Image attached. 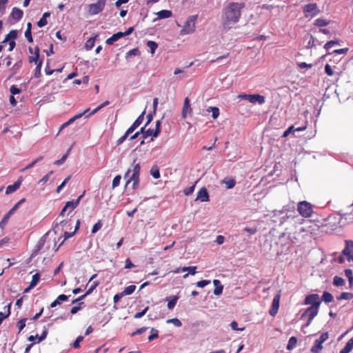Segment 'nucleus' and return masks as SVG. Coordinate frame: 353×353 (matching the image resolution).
Here are the masks:
<instances>
[{"mask_svg":"<svg viewBox=\"0 0 353 353\" xmlns=\"http://www.w3.org/2000/svg\"><path fill=\"white\" fill-rule=\"evenodd\" d=\"M245 8V3L230 2L223 10V26L225 30H230L236 24L241 16V10Z\"/></svg>","mask_w":353,"mask_h":353,"instance_id":"f257e3e1","label":"nucleus"},{"mask_svg":"<svg viewBox=\"0 0 353 353\" xmlns=\"http://www.w3.org/2000/svg\"><path fill=\"white\" fill-rule=\"evenodd\" d=\"M136 159L133 161V170L132 176L128 179L127 184L132 182V188L137 189L139 186V174L141 170V166L139 163H135Z\"/></svg>","mask_w":353,"mask_h":353,"instance_id":"f03ea898","label":"nucleus"},{"mask_svg":"<svg viewBox=\"0 0 353 353\" xmlns=\"http://www.w3.org/2000/svg\"><path fill=\"white\" fill-rule=\"evenodd\" d=\"M297 210L299 214L305 217L309 218L313 214V209L312 205L305 201H301L297 205Z\"/></svg>","mask_w":353,"mask_h":353,"instance_id":"7ed1b4c3","label":"nucleus"},{"mask_svg":"<svg viewBox=\"0 0 353 353\" xmlns=\"http://www.w3.org/2000/svg\"><path fill=\"white\" fill-rule=\"evenodd\" d=\"M303 12L306 18H313L320 13L316 3L305 5L303 7Z\"/></svg>","mask_w":353,"mask_h":353,"instance_id":"20e7f679","label":"nucleus"},{"mask_svg":"<svg viewBox=\"0 0 353 353\" xmlns=\"http://www.w3.org/2000/svg\"><path fill=\"white\" fill-rule=\"evenodd\" d=\"M196 17V15H192L188 18L183 29L181 31V34H190L194 32Z\"/></svg>","mask_w":353,"mask_h":353,"instance_id":"39448f33","label":"nucleus"},{"mask_svg":"<svg viewBox=\"0 0 353 353\" xmlns=\"http://www.w3.org/2000/svg\"><path fill=\"white\" fill-rule=\"evenodd\" d=\"M106 0H98L95 3H91L88 6V12L91 15H95L101 12L105 4Z\"/></svg>","mask_w":353,"mask_h":353,"instance_id":"423d86ee","label":"nucleus"},{"mask_svg":"<svg viewBox=\"0 0 353 353\" xmlns=\"http://www.w3.org/2000/svg\"><path fill=\"white\" fill-rule=\"evenodd\" d=\"M239 98L241 99H247L252 103H255L256 102H258L259 104H263L265 103V97L262 95H260L259 94H239Z\"/></svg>","mask_w":353,"mask_h":353,"instance_id":"0eeeda50","label":"nucleus"},{"mask_svg":"<svg viewBox=\"0 0 353 353\" xmlns=\"http://www.w3.org/2000/svg\"><path fill=\"white\" fill-rule=\"evenodd\" d=\"M345 245L342 254L347 257L348 261H353V241L346 240Z\"/></svg>","mask_w":353,"mask_h":353,"instance_id":"6e6552de","label":"nucleus"},{"mask_svg":"<svg viewBox=\"0 0 353 353\" xmlns=\"http://www.w3.org/2000/svg\"><path fill=\"white\" fill-rule=\"evenodd\" d=\"M304 303L305 305L311 304V306H320L321 303V300L320 299L319 295L318 294H312L307 295L305 299Z\"/></svg>","mask_w":353,"mask_h":353,"instance_id":"1a4fd4ad","label":"nucleus"},{"mask_svg":"<svg viewBox=\"0 0 353 353\" xmlns=\"http://www.w3.org/2000/svg\"><path fill=\"white\" fill-rule=\"evenodd\" d=\"M319 309V307L310 306L307 307L304 312V313L302 314V316H304L305 315H307L308 316L307 325H309L312 323L314 317L318 314Z\"/></svg>","mask_w":353,"mask_h":353,"instance_id":"9d476101","label":"nucleus"},{"mask_svg":"<svg viewBox=\"0 0 353 353\" xmlns=\"http://www.w3.org/2000/svg\"><path fill=\"white\" fill-rule=\"evenodd\" d=\"M281 296V291H279V292L274 296L273 299L272 306L269 311V314L272 316H274L278 312Z\"/></svg>","mask_w":353,"mask_h":353,"instance_id":"9b49d317","label":"nucleus"},{"mask_svg":"<svg viewBox=\"0 0 353 353\" xmlns=\"http://www.w3.org/2000/svg\"><path fill=\"white\" fill-rule=\"evenodd\" d=\"M196 200H200L201 202H206L210 200L208 190L205 188L203 187L197 192Z\"/></svg>","mask_w":353,"mask_h":353,"instance_id":"f8f14e48","label":"nucleus"},{"mask_svg":"<svg viewBox=\"0 0 353 353\" xmlns=\"http://www.w3.org/2000/svg\"><path fill=\"white\" fill-rule=\"evenodd\" d=\"M21 181H22V179H21V177H20L12 185H8L6 188V194H12V193L14 192L15 191H17L20 188Z\"/></svg>","mask_w":353,"mask_h":353,"instance_id":"ddd939ff","label":"nucleus"},{"mask_svg":"<svg viewBox=\"0 0 353 353\" xmlns=\"http://www.w3.org/2000/svg\"><path fill=\"white\" fill-rule=\"evenodd\" d=\"M145 112H143L138 118L134 121L132 125L128 129V133H132L143 122Z\"/></svg>","mask_w":353,"mask_h":353,"instance_id":"4468645a","label":"nucleus"},{"mask_svg":"<svg viewBox=\"0 0 353 353\" xmlns=\"http://www.w3.org/2000/svg\"><path fill=\"white\" fill-rule=\"evenodd\" d=\"M84 192L80 195L77 199L70 201L66 202L65 205V208H68L70 210V212H72L74 209H75L78 205L79 204L81 199L83 197Z\"/></svg>","mask_w":353,"mask_h":353,"instance_id":"2eb2a0df","label":"nucleus"},{"mask_svg":"<svg viewBox=\"0 0 353 353\" xmlns=\"http://www.w3.org/2000/svg\"><path fill=\"white\" fill-rule=\"evenodd\" d=\"M23 16V12L22 10L18 8H13L10 14V17L16 21H18L22 19Z\"/></svg>","mask_w":353,"mask_h":353,"instance_id":"dca6fc26","label":"nucleus"},{"mask_svg":"<svg viewBox=\"0 0 353 353\" xmlns=\"http://www.w3.org/2000/svg\"><path fill=\"white\" fill-rule=\"evenodd\" d=\"M188 111H189V113H192V110L190 108V99H188V97H185L184 99L183 107L181 112L182 118L185 119L186 117Z\"/></svg>","mask_w":353,"mask_h":353,"instance_id":"f3484780","label":"nucleus"},{"mask_svg":"<svg viewBox=\"0 0 353 353\" xmlns=\"http://www.w3.org/2000/svg\"><path fill=\"white\" fill-rule=\"evenodd\" d=\"M123 37H124L123 32H119L117 33L114 34L111 37L108 38L105 42L108 45H112L114 43V42L119 40Z\"/></svg>","mask_w":353,"mask_h":353,"instance_id":"a211bd4d","label":"nucleus"},{"mask_svg":"<svg viewBox=\"0 0 353 353\" xmlns=\"http://www.w3.org/2000/svg\"><path fill=\"white\" fill-rule=\"evenodd\" d=\"M68 300V296L65 295V294H61L59 295L57 299L56 300H54L53 302L51 303L50 304V307H56L57 305H59L61 304V303L62 301H66Z\"/></svg>","mask_w":353,"mask_h":353,"instance_id":"6ab92c4d","label":"nucleus"},{"mask_svg":"<svg viewBox=\"0 0 353 353\" xmlns=\"http://www.w3.org/2000/svg\"><path fill=\"white\" fill-rule=\"evenodd\" d=\"M353 349V337L349 339L345 347L340 351V353H350Z\"/></svg>","mask_w":353,"mask_h":353,"instance_id":"aec40b11","label":"nucleus"},{"mask_svg":"<svg viewBox=\"0 0 353 353\" xmlns=\"http://www.w3.org/2000/svg\"><path fill=\"white\" fill-rule=\"evenodd\" d=\"M350 211L345 212L342 215V219H344L347 223L353 222V208H350Z\"/></svg>","mask_w":353,"mask_h":353,"instance_id":"412c9836","label":"nucleus"},{"mask_svg":"<svg viewBox=\"0 0 353 353\" xmlns=\"http://www.w3.org/2000/svg\"><path fill=\"white\" fill-rule=\"evenodd\" d=\"M323 343L318 340H315L314 345L311 348V352L313 353H320L323 349Z\"/></svg>","mask_w":353,"mask_h":353,"instance_id":"4be33fe9","label":"nucleus"},{"mask_svg":"<svg viewBox=\"0 0 353 353\" xmlns=\"http://www.w3.org/2000/svg\"><path fill=\"white\" fill-rule=\"evenodd\" d=\"M17 32L15 30H12L10 31V32L6 36L5 39L2 41V43H5L8 42L9 40H13L17 38Z\"/></svg>","mask_w":353,"mask_h":353,"instance_id":"5701e85b","label":"nucleus"},{"mask_svg":"<svg viewBox=\"0 0 353 353\" xmlns=\"http://www.w3.org/2000/svg\"><path fill=\"white\" fill-rule=\"evenodd\" d=\"M172 13L170 10H162L157 12L159 19H167L172 16Z\"/></svg>","mask_w":353,"mask_h":353,"instance_id":"b1692460","label":"nucleus"},{"mask_svg":"<svg viewBox=\"0 0 353 353\" xmlns=\"http://www.w3.org/2000/svg\"><path fill=\"white\" fill-rule=\"evenodd\" d=\"M22 65V62L18 61L16 63L13 65V66L10 69V77L14 76L15 74L17 73L18 70L20 69V68Z\"/></svg>","mask_w":353,"mask_h":353,"instance_id":"393cba45","label":"nucleus"},{"mask_svg":"<svg viewBox=\"0 0 353 353\" xmlns=\"http://www.w3.org/2000/svg\"><path fill=\"white\" fill-rule=\"evenodd\" d=\"M297 343V339L296 336H291L287 345V350H292L294 349Z\"/></svg>","mask_w":353,"mask_h":353,"instance_id":"a878e982","label":"nucleus"},{"mask_svg":"<svg viewBox=\"0 0 353 353\" xmlns=\"http://www.w3.org/2000/svg\"><path fill=\"white\" fill-rule=\"evenodd\" d=\"M330 23V21L323 18H319L315 20L314 25L318 27H324Z\"/></svg>","mask_w":353,"mask_h":353,"instance_id":"bb28decb","label":"nucleus"},{"mask_svg":"<svg viewBox=\"0 0 353 353\" xmlns=\"http://www.w3.org/2000/svg\"><path fill=\"white\" fill-rule=\"evenodd\" d=\"M322 300L325 303H331L333 301L334 297L331 293L325 291L323 292V294L322 295Z\"/></svg>","mask_w":353,"mask_h":353,"instance_id":"cd10ccee","label":"nucleus"},{"mask_svg":"<svg viewBox=\"0 0 353 353\" xmlns=\"http://www.w3.org/2000/svg\"><path fill=\"white\" fill-rule=\"evenodd\" d=\"M353 299V294L350 292H342L340 296L337 297L338 301H341L343 299L350 300Z\"/></svg>","mask_w":353,"mask_h":353,"instance_id":"c85d7f7f","label":"nucleus"},{"mask_svg":"<svg viewBox=\"0 0 353 353\" xmlns=\"http://www.w3.org/2000/svg\"><path fill=\"white\" fill-rule=\"evenodd\" d=\"M147 46L150 48V53L154 54L158 48V44L154 41H148L147 42Z\"/></svg>","mask_w":353,"mask_h":353,"instance_id":"c756f323","label":"nucleus"},{"mask_svg":"<svg viewBox=\"0 0 353 353\" xmlns=\"http://www.w3.org/2000/svg\"><path fill=\"white\" fill-rule=\"evenodd\" d=\"M135 290H136V285H128L126 288H125V289L123 290V291L122 292H123V294H124V296L130 295V294H132L135 291Z\"/></svg>","mask_w":353,"mask_h":353,"instance_id":"7c9ffc66","label":"nucleus"},{"mask_svg":"<svg viewBox=\"0 0 353 353\" xmlns=\"http://www.w3.org/2000/svg\"><path fill=\"white\" fill-rule=\"evenodd\" d=\"M35 50V56H32L29 57V61L30 63L34 62L36 64L39 61V48L38 47H36L34 48Z\"/></svg>","mask_w":353,"mask_h":353,"instance_id":"2f4dec72","label":"nucleus"},{"mask_svg":"<svg viewBox=\"0 0 353 353\" xmlns=\"http://www.w3.org/2000/svg\"><path fill=\"white\" fill-rule=\"evenodd\" d=\"M40 276L39 273H36L32 276V281L30 282V288H34L38 284L40 280Z\"/></svg>","mask_w":353,"mask_h":353,"instance_id":"473e14b6","label":"nucleus"},{"mask_svg":"<svg viewBox=\"0 0 353 353\" xmlns=\"http://www.w3.org/2000/svg\"><path fill=\"white\" fill-rule=\"evenodd\" d=\"M345 284V280L338 276H335L333 279V285L335 286H342Z\"/></svg>","mask_w":353,"mask_h":353,"instance_id":"72a5a7b5","label":"nucleus"},{"mask_svg":"<svg viewBox=\"0 0 353 353\" xmlns=\"http://www.w3.org/2000/svg\"><path fill=\"white\" fill-rule=\"evenodd\" d=\"M178 299H179V297L177 296H173L171 298V299L168 301V308L169 310H172L174 307Z\"/></svg>","mask_w":353,"mask_h":353,"instance_id":"f704fd0d","label":"nucleus"},{"mask_svg":"<svg viewBox=\"0 0 353 353\" xmlns=\"http://www.w3.org/2000/svg\"><path fill=\"white\" fill-rule=\"evenodd\" d=\"M42 63H43L42 61H39L37 64L34 74V76L35 78H39L41 75V67H42Z\"/></svg>","mask_w":353,"mask_h":353,"instance_id":"c9c22d12","label":"nucleus"},{"mask_svg":"<svg viewBox=\"0 0 353 353\" xmlns=\"http://www.w3.org/2000/svg\"><path fill=\"white\" fill-rule=\"evenodd\" d=\"M345 274L346 277L348 279L350 286L352 287L353 285V275L352 270L346 269L345 270Z\"/></svg>","mask_w":353,"mask_h":353,"instance_id":"e433bc0d","label":"nucleus"},{"mask_svg":"<svg viewBox=\"0 0 353 353\" xmlns=\"http://www.w3.org/2000/svg\"><path fill=\"white\" fill-rule=\"evenodd\" d=\"M82 117V114H77L76 115H74L73 117H72L71 119H70L67 122L64 123L62 125H61V128H63L66 126H68V125L71 124L72 123H73L76 119H79Z\"/></svg>","mask_w":353,"mask_h":353,"instance_id":"4c0bfd02","label":"nucleus"},{"mask_svg":"<svg viewBox=\"0 0 353 353\" xmlns=\"http://www.w3.org/2000/svg\"><path fill=\"white\" fill-rule=\"evenodd\" d=\"M26 199L23 198L21 199L19 202H17L8 212V213L10 215H12L14 213V212L19 208V205L25 202Z\"/></svg>","mask_w":353,"mask_h":353,"instance_id":"58836bf2","label":"nucleus"},{"mask_svg":"<svg viewBox=\"0 0 353 353\" xmlns=\"http://www.w3.org/2000/svg\"><path fill=\"white\" fill-rule=\"evenodd\" d=\"M212 112V117L214 119H216L219 115V109L216 107H210L208 112Z\"/></svg>","mask_w":353,"mask_h":353,"instance_id":"ea45409f","label":"nucleus"},{"mask_svg":"<svg viewBox=\"0 0 353 353\" xmlns=\"http://www.w3.org/2000/svg\"><path fill=\"white\" fill-rule=\"evenodd\" d=\"M151 334L148 336V341H152L159 337V331L154 328L151 329Z\"/></svg>","mask_w":353,"mask_h":353,"instance_id":"a19ab883","label":"nucleus"},{"mask_svg":"<svg viewBox=\"0 0 353 353\" xmlns=\"http://www.w3.org/2000/svg\"><path fill=\"white\" fill-rule=\"evenodd\" d=\"M110 103V102L108 101H104L103 103H101L100 105H99L97 108H96L95 109H94L90 114L89 115H87L86 117H89L90 115H92L94 114H95L96 112H97L99 110H100L101 108H103V107L108 105V104Z\"/></svg>","mask_w":353,"mask_h":353,"instance_id":"79ce46f5","label":"nucleus"},{"mask_svg":"<svg viewBox=\"0 0 353 353\" xmlns=\"http://www.w3.org/2000/svg\"><path fill=\"white\" fill-rule=\"evenodd\" d=\"M10 314V305H8L7 313H3L2 312H0V325H1L3 321L9 316Z\"/></svg>","mask_w":353,"mask_h":353,"instance_id":"37998d69","label":"nucleus"},{"mask_svg":"<svg viewBox=\"0 0 353 353\" xmlns=\"http://www.w3.org/2000/svg\"><path fill=\"white\" fill-rule=\"evenodd\" d=\"M166 323H172L174 325H175L176 327H179L182 325L181 321L179 319H178L177 318L168 319L166 321Z\"/></svg>","mask_w":353,"mask_h":353,"instance_id":"c03bdc74","label":"nucleus"},{"mask_svg":"<svg viewBox=\"0 0 353 353\" xmlns=\"http://www.w3.org/2000/svg\"><path fill=\"white\" fill-rule=\"evenodd\" d=\"M27 321V319L25 318V319H22L21 320H19L17 323V326L19 329V333H20L23 329L26 327V322Z\"/></svg>","mask_w":353,"mask_h":353,"instance_id":"a18cd8bd","label":"nucleus"},{"mask_svg":"<svg viewBox=\"0 0 353 353\" xmlns=\"http://www.w3.org/2000/svg\"><path fill=\"white\" fill-rule=\"evenodd\" d=\"M69 152H70V149L66 152L65 154H64L62 156V157L60 159H58L56 161H54V164L57 165L63 164L65 162V161L66 160Z\"/></svg>","mask_w":353,"mask_h":353,"instance_id":"49530a36","label":"nucleus"},{"mask_svg":"<svg viewBox=\"0 0 353 353\" xmlns=\"http://www.w3.org/2000/svg\"><path fill=\"white\" fill-rule=\"evenodd\" d=\"M102 222L101 220H99L92 227V233L94 234L97 232L102 228Z\"/></svg>","mask_w":353,"mask_h":353,"instance_id":"de8ad7c7","label":"nucleus"},{"mask_svg":"<svg viewBox=\"0 0 353 353\" xmlns=\"http://www.w3.org/2000/svg\"><path fill=\"white\" fill-rule=\"evenodd\" d=\"M43 159V157H39L38 158H37L36 159H34V161H32L30 164H28L27 166H26L23 170L22 171H25L26 170H28L31 168H32L37 162L40 161L41 160Z\"/></svg>","mask_w":353,"mask_h":353,"instance_id":"09e8293b","label":"nucleus"},{"mask_svg":"<svg viewBox=\"0 0 353 353\" xmlns=\"http://www.w3.org/2000/svg\"><path fill=\"white\" fill-rule=\"evenodd\" d=\"M150 173H151L152 176L156 179H157L160 177L159 170L157 167H152L150 170Z\"/></svg>","mask_w":353,"mask_h":353,"instance_id":"8fccbe9b","label":"nucleus"},{"mask_svg":"<svg viewBox=\"0 0 353 353\" xmlns=\"http://www.w3.org/2000/svg\"><path fill=\"white\" fill-rule=\"evenodd\" d=\"M339 45V41L338 40H336V41H327L325 46H324V48L326 50H328L330 48H331L332 47H333L334 45Z\"/></svg>","mask_w":353,"mask_h":353,"instance_id":"3c124183","label":"nucleus"},{"mask_svg":"<svg viewBox=\"0 0 353 353\" xmlns=\"http://www.w3.org/2000/svg\"><path fill=\"white\" fill-rule=\"evenodd\" d=\"M196 266H189V267H183L181 270L185 272V271H188L189 272V274H192V275H194L196 274Z\"/></svg>","mask_w":353,"mask_h":353,"instance_id":"603ef678","label":"nucleus"},{"mask_svg":"<svg viewBox=\"0 0 353 353\" xmlns=\"http://www.w3.org/2000/svg\"><path fill=\"white\" fill-rule=\"evenodd\" d=\"M121 179V176L120 175H117L113 179L112 183V187L113 189L119 185Z\"/></svg>","mask_w":353,"mask_h":353,"instance_id":"864d4df0","label":"nucleus"},{"mask_svg":"<svg viewBox=\"0 0 353 353\" xmlns=\"http://www.w3.org/2000/svg\"><path fill=\"white\" fill-rule=\"evenodd\" d=\"M11 215H10L8 213H6L4 216L3 217L2 220L0 222V228L2 229L3 228V226L8 223L10 217Z\"/></svg>","mask_w":353,"mask_h":353,"instance_id":"5fc2aeb1","label":"nucleus"},{"mask_svg":"<svg viewBox=\"0 0 353 353\" xmlns=\"http://www.w3.org/2000/svg\"><path fill=\"white\" fill-rule=\"evenodd\" d=\"M223 182L226 185L227 188H232L235 185V181L232 179L224 180Z\"/></svg>","mask_w":353,"mask_h":353,"instance_id":"6e6d98bb","label":"nucleus"},{"mask_svg":"<svg viewBox=\"0 0 353 353\" xmlns=\"http://www.w3.org/2000/svg\"><path fill=\"white\" fill-rule=\"evenodd\" d=\"M148 308H149L148 306H147L142 311L137 312L134 315V318H135V319H140V318H141L142 316H143L145 314V313L148 310Z\"/></svg>","mask_w":353,"mask_h":353,"instance_id":"4d7b16f0","label":"nucleus"},{"mask_svg":"<svg viewBox=\"0 0 353 353\" xmlns=\"http://www.w3.org/2000/svg\"><path fill=\"white\" fill-rule=\"evenodd\" d=\"M83 340V337L82 336H79L74 342L73 343V347L74 349H78L80 347V343Z\"/></svg>","mask_w":353,"mask_h":353,"instance_id":"13d9d810","label":"nucleus"},{"mask_svg":"<svg viewBox=\"0 0 353 353\" xmlns=\"http://www.w3.org/2000/svg\"><path fill=\"white\" fill-rule=\"evenodd\" d=\"M53 171L49 172L47 174L43 176V178L39 181V183L40 184H44L46 183L48 180L50 176L52 174Z\"/></svg>","mask_w":353,"mask_h":353,"instance_id":"bf43d9fd","label":"nucleus"},{"mask_svg":"<svg viewBox=\"0 0 353 353\" xmlns=\"http://www.w3.org/2000/svg\"><path fill=\"white\" fill-rule=\"evenodd\" d=\"M70 179V176H68L67 178H65L64 181L57 187V192H60L62 188L65 185V184L69 181Z\"/></svg>","mask_w":353,"mask_h":353,"instance_id":"052dcab7","label":"nucleus"},{"mask_svg":"<svg viewBox=\"0 0 353 353\" xmlns=\"http://www.w3.org/2000/svg\"><path fill=\"white\" fill-rule=\"evenodd\" d=\"M329 337L328 332H323L321 334L320 337L319 339H316L319 342L321 343H323Z\"/></svg>","mask_w":353,"mask_h":353,"instance_id":"680f3d73","label":"nucleus"},{"mask_svg":"<svg viewBox=\"0 0 353 353\" xmlns=\"http://www.w3.org/2000/svg\"><path fill=\"white\" fill-rule=\"evenodd\" d=\"M329 337L328 332H323L321 334L320 337L319 339H316L319 342L321 343H323Z\"/></svg>","mask_w":353,"mask_h":353,"instance_id":"e2e57ef3","label":"nucleus"},{"mask_svg":"<svg viewBox=\"0 0 353 353\" xmlns=\"http://www.w3.org/2000/svg\"><path fill=\"white\" fill-rule=\"evenodd\" d=\"M130 134L131 133H128V130H127L125 134L117 140V145H121V143H123L124 141L127 139L128 135Z\"/></svg>","mask_w":353,"mask_h":353,"instance_id":"0e129e2a","label":"nucleus"},{"mask_svg":"<svg viewBox=\"0 0 353 353\" xmlns=\"http://www.w3.org/2000/svg\"><path fill=\"white\" fill-rule=\"evenodd\" d=\"M325 72L328 76L331 77L334 75V71L328 63H327L325 66Z\"/></svg>","mask_w":353,"mask_h":353,"instance_id":"69168bd1","label":"nucleus"},{"mask_svg":"<svg viewBox=\"0 0 353 353\" xmlns=\"http://www.w3.org/2000/svg\"><path fill=\"white\" fill-rule=\"evenodd\" d=\"M210 283V280H202V281H198L196 283V285L199 288H204L205 286H206L207 285H208Z\"/></svg>","mask_w":353,"mask_h":353,"instance_id":"338daca9","label":"nucleus"},{"mask_svg":"<svg viewBox=\"0 0 353 353\" xmlns=\"http://www.w3.org/2000/svg\"><path fill=\"white\" fill-rule=\"evenodd\" d=\"M11 95L14 96L15 94H19L21 92V90L18 88L16 85H12L10 89Z\"/></svg>","mask_w":353,"mask_h":353,"instance_id":"774afa93","label":"nucleus"}]
</instances>
